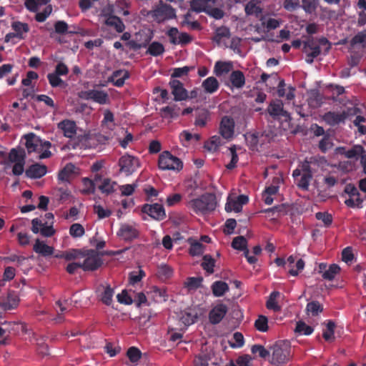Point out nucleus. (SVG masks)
Segmentation results:
<instances>
[{
  "instance_id": "1",
  "label": "nucleus",
  "mask_w": 366,
  "mask_h": 366,
  "mask_svg": "<svg viewBox=\"0 0 366 366\" xmlns=\"http://www.w3.org/2000/svg\"><path fill=\"white\" fill-rule=\"evenodd\" d=\"M217 205V198L213 193H205L199 198L188 202V207L196 213L207 214L213 212Z\"/></svg>"
},
{
  "instance_id": "2",
  "label": "nucleus",
  "mask_w": 366,
  "mask_h": 366,
  "mask_svg": "<svg viewBox=\"0 0 366 366\" xmlns=\"http://www.w3.org/2000/svg\"><path fill=\"white\" fill-rule=\"evenodd\" d=\"M292 358L291 345L289 341H282L276 343L272 347L271 363L273 365H284Z\"/></svg>"
},
{
  "instance_id": "3",
  "label": "nucleus",
  "mask_w": 366,
  "mask_h": 366,
  "mask_svg": "<svg viewBox=\"0 0 366 366\" xmlns=\"http://www.w3.org/2000/svg\"><path fill=\"white\" fill-rule=\"evenodd\" d=\"M148 15L157 23H162L174 19L176 11L171 5L160 1L158 5L149 11Z\"/></svg>"
},
{
  "instance_id": "4",
  "label": "nucleus",
  "mask_w": 366,
  "mask_h": 366,
  "mask_svg": "<svg viewBox=\"0 0 366 366\" xmlns=\"http://www.w3.org/2000/svg\"><path fill=\"white\" fill-rule=\"evenodd\" d=\"M81 258H84L81 262L84 271H95L103 264L99 253L95 249H84Z\"/></svg>"
},
{
  "instance_id": "5",
  "label": "nucleus",
  "mask_w": 366,
  "mask_h": 366,
  "mask_svg": "<svg viewBox=\"0 0 366 366\" xmlns=\"http://www.w3.org/2000/svg\"><path fill=\"white\" fill-rule=\"evenodd\" d=\"M159 168L162 170L180 171L183 168L182 160L173 156L169 152L164 151L159 157Z\"/></svg>"
},
{
  "instance_id": "6",
  "label": "nucleus",
  "mask_w": 366,
  "mask_h": 366,
  "mask_svg": "<svg viewBox=\"0 0 366 366\" xmlns=\"http://www.w3.org/2000/svg\"><path fill=\"white\" fill-rule=\"evenodd\" d=\"M79 97L84 100H92L99 104H106L109 102V95L103 90L89 89L81 91Z\"/></svg>"
},
{
  "instance_id": "7",
  "label": "nucleus",
  "mask_w": 366,
  "mask_h": 366,
  "mask_svg": "<svg viewBox=\"0 0 366 366\" xmlns=\"http://www.w3.org/2000/svg\"><path fill=\"white\" fill-rule=\"evenodd\" d=\"M140 232L135 224L124 223L117 233V236L125 242H132L137 239Z\"/></svg>"
},
{
  "instance_id": "8",
  "label": "nucleus",
  "mask_w": 366,
  "mask_h": 366,
  "mask_svg": "<svg viewBox=\"0 0 366 366\" xmlns=\"http://www.w3.org/2000/svg\"><path fill=\"white\" fill-rule=\"evenodd\" d=\"M141 211L157 221L163 220L166 217L165 209L161 204H144L142 206Z\"/></svg>"
},
{
  "instance_id": "9",
  "label": "nucleus",
  "mask_w": 366,
  "mask_h": 366,
  "mask_svg": "<svg viewBox=\"0 0 366 366\" xmlns=\"http://www.w3.org/2000/svg\"><path fill=\"white\" fill-rule=\"evenodd\" d=\"M118 164L120 172L124 173L127 176L132 174L139 166V159L129 154L122 156Z\"/></svg>"
},
{
  "instance_id": "10",
  "label": "nucleus",
  "mask_w": 366,
  "mask_h": 366,
  "mask_svg": "<svg viewBox=\"0 0 366 366\" xmlns=\"http://www.w3.org/2000/svg\"><path fill=\"white\" fill-rule=\"evenodd\" d=\"M169 84L172 89V94L174 96V101L180 102L189 99L188 92L180 81L177 79H170Z\"/></svg>"
},
{
  "instance_id": "11",
  "label": "nucleus",
  "mask_w": 366,
  "mask_h": 366,
  "mask_svg": "<svg viewBox=\"0 0 366 366\" xmlns=\"http://www.w3.org/2000/svg\"><path fill=\"white\" fill-rule=\"evenodd\" d=\"M234 126L235 123L233 118L224 116L219 124V134L226 139L232 138L234 133Z\"/></svg>"
},
{
  "instance_id": "12",
  "label": "nucleus",
  "mask_w": 366,
  "mask_h": 366,
  "mask_svg": "<svg viewBox=\"0 0 366 366\" xmlns=\"http://www.w3.org/2000/svg\"><path fill=\"white\" fill-rule=\"evenodd\" d=\"M228 307L223 303L216 305L209 312V320L212 325L219 324L227 313Z\"/></svg>"
},
{
  "instance_id": "13",
  "label": "nucleus",
  "mask_w": 366,
  "mask_h": 366,
  "mask_svg": "<svg viewBox=\"0 0 366 366\" xmlns=\"http://www.w3.org/2000/svg\"><path fill=\"white\" fill-rule=\"evenodd\" d=\"M283 107L284 105L281 100L272 101L267 108V112L274 119L280 117L289 118L290 114L284 109Z\"/></svg>"
},
{
  "instance_id": "14",
  "label": "nucleus",
  "mask_w": 366,
  "mask_h": 366,
  "mask_svg": "<svg viewBox=\"0 0 366 366\" xmlns=\"http://www.w3.org/2000/svg\"><path fill=\"white\" fill-rule=\"evenodd\" d=\"M31 224H32L31 231L34 234H37V233L40 232L42 236L46 237H50L52 235H54L55 233V230L54 229V228L51 225H50V226L45 225L38 218L33 219L31 221Z\"/></svg>"
},
{
  "instance_id": "15",
  "label": "nucleus",
  "mask_w": 366,
  "mask_h": 366,
  "mask_svg": "<svg viewBox=\"0 0 366 366\" xmlns=\"http://www.w3.org/2000/svg\"><path fill=\"white\" fill-rule=\"evenodd\" d=\"M57 127L61 130L65 137L71 139L76 134V124L74 121L69 119H64L60 122Z\"/></svg>"
},
{
  "instance_id": "16",
  "label": "nucleus",
  "mask_w": 366,
  "mask_h": 366,
  "mask_svg": "<svg viewBox=\"0 0 366 366\" xmlns=\"http://www.w3.org/2000/svg\"><path fill=\"white\" fill-rule=\"evenodd\" d=\"M130 76L129 72L126 69H118L114 71L109 77V81L117 87H122L125 80Z\"/></svg>"
},
{
  "instance_id": "17",
  "label": "nucleus",
  "mask_w": 366,
  "mask_h": 366,
  "mask_svg": "<svg viewBox=\"0 0 366 366\" xmlns=\"http://www.w3.org/2000/svg\"><path fill=\"white\" fill-rule=\"evenodd\" d=\"M322 119L328 125L335 127L341 123H345L346 117L342 112H327L323 115Z\"/></svg>"
},
{
  "instance_id": "18",
  "label": "nucleus",
  "mask_w": 366,
  "mask_h": 366,
  "mask_svg": "<svg viewBox=\"0 0 366 366\" xmlns=\"http://www.w3.org/2000/svg\"><path fill=\"white\" fill-rule=\"evenodd\" d=\"M19 299L14 291H9L6 299L0 302V307L4 310L16 309L19 305Z\"/></svg>"
},
{
  "instance_id": "19",
  "label": "nucleus",
  "mask_w": 366,
  "mask_h": 366,
  "mask_svg": "<svg viewBox=\"0 0 366 366\" xmlns=\"http://www.w3.org/2000/svg\"><path fill=\"white\" fill-rule=\"evenodd\" d=\"M47 167L38 163L31 164L26 170L25 173L27 177L31 179H39L46 174Z\"/></svg>"
},
{
  "instance_id": "20",
  "label": "nucleus",
  "mask_w": 366,
  "mask_h": 366,
  "mask_svg": "<svg viewBox=\"0 0 366 366\" xmlns=\"http://www.w3.org/2000/svg\"><path fill=\"white\" fill-rule=\"evenodd\" d=\"M231 86L236 89H241L245 84V76L240 70L232 71L229 75Z\"/></svg>"
},
{
  "instance_id": "21",
  "label": "nucleus",
  "mask_w": 366,
  "mask_h": 366,
  "mask_svg": "<svg viewBox=\"0 0 366 366\" xmlns=\"http://www.w3.org/2000/svg\"><path fill=\"white\" fill-rule=\"evenodd\" d=\"M33 250L43 257H49L53 254L54 249L53 247L49 246L44 242L36 239Z\"/></svg>"
},
{
  "instance_id": "22",
  "label": "nucleus",
  "mask_w": 366,
  "mask_h": 366,
  "mask_svg": "<svg viewBox=\"0 0 366 366\" xmlns=\"http://www.w3.org/2000/svg\"><path fill=\"white\" fill-rule=\"evenodd\" d=\"M217 0H192L190 1L191 10L197 13L206 12L212 3L215 4Z\"/></svg>"
},
{
  "instance_id": "23",
  "label": "nucleus",
  "mask_w": 366,
  "mask_h": 366,
  "mask_svg": "<svg viewBox=\"0 0 366 366\" xmlns=\"http://www.w3.org/2000/svg\"><path fill=\"white\" fill-rule=\"evenodd\" d=\"M105 24L107 26L114 28L118 33H122L125 29V26L122 20L114 15L109 16L105 20Z\"/></svg>"
},
{
  "instance_id": "24",
  "label": "nucleus",
  "mask_w": 366,
  "mask_h": 366,
  "mask_svg": "<svg viewBox=\"0 0 366 366\" xmlns=\"http://www.w3.org/2000/svg\"><path fill=\"white\" fill-rule=\"evenodd\" d=\"M212 294L214 297H219L223 296L229 291V287L225 282L218 280L212 283L211 286Z\"/></svg>"
},
{
  "instance_id": "25",
  "label": "nucleus",
  "mask_w": 366,
  "mask_h": 366,
  "mask_svg": "<svg viewBox=\"0 0 366 366\" xmlns=\"http://www.w3.org/2000/svg\"><path fill=\"white\" fill-rule=\"evenodd\" d=\"M88 134H79L76 137H74L71 139L69 141V145L71 147L72 149H86V144L88 141Z\"/></svg>"
},
{
  "instance_id": "26",
  "label": "nucleus",
  "mask_w": 366,
  "mask_h": 366,
  "mask_svg": "<svg viewBox=\"0 0 366 366\" xmlns=\"http://www.w3.org/2000/svg\"><path fill=\"white\" fill-rule=\"evenodd\" d=\"M202 86L205 92L213 94L218 90L219 84L215 77L209 76L203 81Z\"/></svg>"
},
{
  "instance_id": "27",
  "label": "nucleus",
  "mask_w": 366,
  "mask_h": 366,
  "mask_svg": "<svg viewBox=\"0 0 366 366\" xmlns=\"http://www.w3.org/2000/svg\"><path fill=\"white\" fill-rule=\"evenodd\" d=\"M26 147L29 153L39 151V138H36L35 135L32 133L25 136Z\"/></svg>"
},
{
  "instance_id": "28",
  "label": "nucleus",
  "mask_w": 366,
  "mask_h": 366,
  "mask_svg": "<svg viewBox=\"0 0 366 366\" xmlns=\"http://www.w3.org/2000/svg\"><path fill=\"white\" fill-rule=\"evenodd\" d=\"M107 140L108 138L101 134H89L86 149L96 148L99 144H104Z\"/></svg>"
},
{
  "instance_id": "29",
  "label": "nucleus",
  "mask_w": 366,
  "mask_h": 366,
  "mask_svg": "<svg viewBox=\"0 0 366 366\" xmlns=\"http://www.w3.org/2000/svg\"><path fill=\"white\" fill-rule=\"evenodd\" d=\"M342 149L344 152L342 154L348 159H358L360 157H362V155H364V148L360 144L354 145L352 148L347 150H345V148H342Z\"/></svg>"
},
{
  "instance_id": "30",
  "label": "nucleus",
  "mask_w": 366,
  "mask_h": 366,
  "mask_svg": "<svg viewBox=\"0 0 366 366\" xmlns=\"http://www.w3.org/2000/svg\"><path fill=\"white\" fill-rule=\"evenodd\" d=\"M280 296V292L278 291H273L270 293L266 302V307L268 310H273L274 312H279L281 310V307L278 305L277 301Z\"/></svg>"
},
{
  "instance_id": "31",
  "label": "nucleus",
  "mask_w": 366,
  "mask_h": 366,
  "mask_svg": "<svg viewBox=\"0 0 366 366\" xmlns=\"http://www.w3.org/2000/svg\"><path fill=\"white\" fill-rule=\"evenodd\" d=\"M11 28L14 31L15 35H18L19 39H23L24 38V33H27L29 31V25L26 23L18 21L11 23Z\"/></svg>"
},
{
  "instance_id": "32",
  "label": "nucleus",
  "mask_w": 366,
  "mask_h": 366,
  "mask_svg": "<svg viewBox=\"0 0 366 366\" xmlns=\"http://www.w3.org/2000/svg\"><path fill=\"white\" fill-rule=\"evenodd\" d=\"M231 35L230 30L228 27L222 26L216 29L212 41L219 44L223 38H229Z\"/></svg>"
},
{
  "instance_id": "33",
  "label": "nucleus",
  "mask_w": 366,
  "mask_h": 366,
  "mask_svg": "<svg viewBox=\"0 0 366 366\" xmlns=\"http://www.w3.org/2000/svg\"><path fill=\"white\" fill-rule=\"evenodd\" d=\"M262 137L263 134L259 132L248 134L246 136V140L249 148L252 150H257V147L260 144V138Z\"/></svg>"
},
{
  "instance_id": "34",
  "label": "nucleus",
  "mask_w": 366,
  "mask_h": 366,
  "mask_svg": "<svg viewBox=\"0 0 366 366\" xmlns=\"http://www.w3.org/2000/svg\"><path fill=\"white\" fill-rule=\"evenodd\" d=\"M84 250L77 249H71L69 250L64 252L62 254L56 255L57 258H63L67 261L81 259Z\"/></svg>"
},
{
  "instance_id": "35",
  "label": "nucleus",
  "mask_w": 366,
  "mask_h": 366,
  "mask_svg": "<svg viewBox=\"0 0 366 366\" xmlns=\"http://www.w3.org/2000/svg\"><path fill=\"white\" fill-rule=\"evenodd\" d=\"M222 144V138L219 136H212L204 144V148L209 152H217Z\"/></svg>"
},
{
  "instance_id": "36",
  "label": "nucleus",
  "mask_w": 366,
  "mask_h": 366,
  "mask_svg": "<svg viewBox=\"0 0 366 366\" xmlns=\"http://www.w3.org/2000/svg\"><path fill=\"white\" fill-rule=\"evenodd\" d=\"M165 49L164 45L159 41H153L149 46L147 54L153 56H158L164 54Z\"/></svg>"
},
{
  "instance_id": "37",
  "label": "nucleus",
  "mask_w": 366,
  "mask_h": 366,
  "mask_svg": "<svg viewBox=\"0 0 366 366\" xmlns=\"http://www.w3.org/2000/svg\"><path fill=\"white\" fill-rule=\"evenodd\" d=\"M75 167L73 164H67L59 173L58 179L61 182H69L74 172Z\"/></svg>"
},
{
  "instance_id": "38",
  "label": "nucleus",
  "mask_w": 366,
  "mask_h": 366,
  "mask_svg": "<svg viewBox=\"0 0 366 366\" xmlns=\"http://www.w3.org/2000/svg\"><path fill=\"white\" fill-rule=\"evenodd\" d=\"M232 69L231 62L217 61L214 64V71L217 76H221L224 74H227Z\"/></svg>"
},
{
  "instance_id": "39",
  "label": "nucleus",
  "mask_w": 366,
  "mask_h": 366,
  "mask_svg": "<svg viewBox=\"0 0 366 366\" xmlns=\"http://www.w3.org/2000/svg\"><path fill=\"white\" fill-rule=\"evenodd\" d=\"M117 184L116 182L112 181L109 178H104L102 184L99 186V189L102 193L110 194L114 192V186Z\"/></svg>"
},
{
  "instance_id": "40",
  "label": "nucleus",
  "mask_w": 366,
  "mask_h": 366,
  "mask_svg": "<svg viewBox=\"0 0 366 366\" xmlns=\"http://www.w3.org/2000/svg\"><path fill=\"white\" fill-rule=\"evenodd\" d=\"M157 275L162 280H168L173 275V269L167 264H160L157 267Z\"/></svg>"
},
{
  "instance_id": "41",
  "label": "nucleus",
  "mask_w": 366,
  "mask_h": 366,
  "mask_svg": "<svg viewBox=\"0 0 366 366\" xmlns=\"http://www.w3.org/2000/svg\"><path fill=\"white\" fill-rule=\"evenodd\" d=\"M25 152L24 149H12L9 154V159L11 162H25Z\"/></svg>"
},
{
  "instance_id": "42",
  "label": "nucleus",
  "mask_w": 366,
  "mask_h": 366,
  "mask_svg": "<svg viewBox=\"0 0 366 366\" xmlns=\"http://www.w3.org/2000/svg\"><path fill=\"white\" fill-rule=\"evenodd\" d=\"M214 265L215 260L211 255L206 254L203 256L201 266L207 273L212 274L214 272Z\"/></svg>"
},
{
  "instance_id": "43",
  "label": "nucleus",
  "mask_w": 366,
  "mask_h": 366,
  "mask_svg": "<svg viewBox=\"0 0 366 366\" xmlns=\"http://www.w3.org/2000/svg\"><path fill=\"white\" fill-rule=\"evenodd\" d=\"M209 116L208 110L204 109L199 110L196 115L194 124L198 127H204L207 124Z\"/></svg>"
},
{
  "instance_id": "44",
  "label": "nucleus",
  "mask_w": 366,
  "mask_h": 366,
  "mask_svg": "<svg viewBox=\"0 0 366 366\" xmlns=\"http://www.w3.org/2000/svg\"><path fill=\"white\" fill-rule=\"evenodd\" d=\"M189 254L192 256H199L203 254L204 246L201 242L189 239Z\"/></svg>"
},
{
  "instance_id": "45",
  "label": "nucleus",
  "mask_w": 366,
  "mask_h": 366,
  "mask_svg": "<svg viewBox=\"0 0 366 366\" xmlns=\"http://www.w3.org/2000/svg\"><path fill=\"white\" fill-rule=\"evenodd\" d=\"M340 271V267L336 264H332L330 265L329 268L323 272L322 277L325 280L331 281L335 279V275L338 274Z\"/></svg>"
},
{
  "instance_id": "46",
  "label": "nucleus",
  "mask_w": 366,
  "mask_h": 366,
  "mask_svg": "<svg viewBox=\"0 0 366 366\" xmlns=\"http://www.w3.org/2000/svg\"><path fill=\"white\" fill-rule=\"evenodd\" d=\"M212 360L210 353L202 352L195 357L194 366H209V362Z\"/></svg>"
},
{
  "instance_id": "47",
  "label": "nucleus",
  "mask_w": 366,
  "mask_h": 366,
  "mask_svg": "<svg viewBox=\"0 0 366 366\" xmlns=\"http://www.w3.org/2000/svg\"><path fill=\"white\" fill-rule=\"evenodd\" d=\"M194 69L193 66H184L183 67L174 68L171 74V79H176L184 76H187L190 71Z\"/></svg>"
},
{
  "instance_id": "48",
  "label": "nucleus",
  "mask_w": 366,
  "mask_h": 366,
  "mask_svg": "<svg viewBox=\"0 0 366 366\" xmlns=\"http://www.w3.org/2000/svg\"><path fill=\"white\" fill-rule=\"evenodd\" d=\"M202 282V277H190L187 279L184 285L189 290H196L201 287Z\"/></svg>"
},
{
  "instance_id": "49",
  "label": "nucleus",
  "mask_w": 366,
  "mask_h": 366,
  "mask_svg": "<svg viewBox=\"0 0 366 366\" xmlns=\"http://www.w3.org/2000/svg\"><path fill=\"white\" fill-rule=\"evenodd\" d=\"M319 0H302L301 7L307 14H312L315 11Z\"/></svg>"
},
{
  "instance_id": "50",
  "label": "nucleus",
  "mask_w": 366,
  "mask_h": 366,
  "mask_svg": "<svg viewBox=\"0 0 366 366\" xmlns=\"http://www.w3.org/2000/svg\"><path fill=\"white\" fill-rule=\"evenodd\" d=\"M356 44H361L363 47L366 46V29L358 32L350 40V45L352 46Z\"/></svg>"
},
{
  "instance_id": "51",
  "label": "nucleus",
  "mask_w": 366,
  "mask_h": 366,
  "mask_svg": "<svg viewBox=\"0 0 366 366\" xmlns=\"http://www.w3.org/2000/svg\"><path fill=\"white\" fill-rule=\"evenodd\" d=\"M114 290L110 287V285H107L102 294L101 300L106 305H111Z\"/></svg>"
},
{
  "instance_id": "52",
  "label": "nucleus",
  "mask_w": 366,
  "mask_h": 366,
  "mask_svg": "<svg viewBox=\"0 0 366 366\" xmlns=\"http://www.w3.org/2000/svg\"><path fill=\"white\" fill-rule=\"evenodd\" d=\"M232 247L237 250H243L247 247V240L244 236H237L233 239Z\"/></svg>"
},
{
  "instance_id": "53",
  "label": "nucleus",
  "mask_w": 366,
  "mask_h": 366,
  "mask_svg": "<svg viewBox=\"0 0 366 366\" xmlns=\"http://www.w3.org/2000/svg\"><path fill=\"white\" fill-rule=\"evenodd\" d=\"M255 328L262 332H265L268 330V320L264 315H259L254 322Z\"/></svg>"
},
{
  "instance_id": "54",
  "label": "nucleus",
  "mask_w": 366,
  "mask_h": 366,
  "mask_svg": "<svg viewBox=\"0 0 366 366\" xmlns=\"http://www.w3.org/2000/svg\"><path fill=\"white\" fill-rule=\"evenodd\" d=\"M213 5L214 4L211 3L205 13L215 19L219 20L222 19L224 16V11L221 9L213 7Z\"/></svg>"
},
{
  "instance_id": "55",
  "label": "nucleus",
  "mask_w": 366,
  "mask_h": 366,
  "mask_svg": "<svg viewBox=\"0 0 366 366\" xmlns=\"http://www.w3.org/2000/svg\"><path fill=\"white\" fill-rule=\"evenodd\" d=\"M145 276V272L142 269H139L138 272H131L129 274V283L131 285H135L136 284L141 282L142 278Z\"/></svg>"
},
{
  "instance_id": "56",
  "label": "nucleus",
  "mask_w": 366,
  "mask_h": 366,
  "mask_svg": "<svg viewBox=\"0 0 366 366\" xmlns=\"http://www.w3.org/2000/svg\"><path fill=\"white\" fill-rule=\"evenodd\" d=\"M84 233V228L81 224L74 223L69 228V234L74 238L81 237Z\"/></svg>"
},
{
  "instance_id": "57",
  "label": "nucleus",
  "mask_w": 366,
  "mask_h": 366,
  "mask_svg": "<svg viewBox=\"0 0 366 366\" xmlns=\"http://www.w3.org/2000/svg\"><path fill=\"white\" fill-rule=\"evenodd\" d=\"M127 355L133 363H137L142 357L141 351L136 347H131L127 352Z\"/></svg>"
},
{
  "instance_id": "58",
  "label": "nucleus",
  "mask_w": 366,
  "mask_h": 366,
  "mask_svg": "<svg viewBox=\"0 0 366 366\" xmlns=\"http://www.w3.org/2000/svg\"><path fill=\"white\" fill-rule=\"evenodd\" d=\"M153 36L150 34L143 43H138L134 40L129 41L127 43V45L132 50L137 51L141 48H145L149 44V41L152 40Z\"/></svg>"
},
{
  "instance_id": "59",
  "label": "nucleus",
  "mask_w": 366,
  "mask_h": 366,
  "mask_svg": "<svg viewBox=\"0 0 366 366\" xmlns=\"http://www.w3.org/2000/svg\"><path fill=\"white\" fill-rule=\"evenodd\" d=\"M315 217L317 219L322 221L324 223V226L326 227H329L332 223V216L328 212H317Z\"/></svg>"
},
{
  "instance_id": "60",
  "label": "nucleus",
  "mask_w": 366,
  "mask_h": 366,
  "mask_svg": "<svg viewBox=\"0 0 366 366\" xmlns=\"http://www.w3.org/2000/svg\"><path fill=\"white\" fill-rule=\"evenodd\" d=\"M244 11L247 15L255 14L256 16H258L262 13V9L257 6V4L252 1H249L245 5Z\"/></svg>"
},
{
  "instance_id": "61",
  "label": "nucleus",
  "mask_w": 366,
  "mask_h": 366,
  "mask_svg": "<svg viewBox=\"0 0 366 366\" xmlns=\"http://www.w3.org/2000/svg\"><path fill=\"white\" fill-rule=\"evenodd\" d=\"M306 310L310 312L312 316H317L322 311V307L317 301H312L307 305Z\"/></svg>"
},
{
  "instance_id": "62",
  "label": "nucleus",
  "mask_w": 366,
  "mask_h": 366,
  "mask_svg": "<svg viewBox=\"0 0 366 366\" xmlns=\"http://www.w3.org/2000/svg\"><path fill=\"white\" fill-rule=\"evenodd\" d=\"M197 316L196 314H194L190 312H184L182 313V316L180 317L181 321L184 325H190L195 322Z\"/></svg>"
},
{
  "instance_id": "63",
  "label": "nucleus",
  "mask_w": 366,
  "mask_h": 366,
  "mask_svg": "<svg viewBox=\"0 0 366 366\" xmlns=\"http://www.w3.org/2000/svg\"><path fill=\"white\" fill-rule=\"evenodd\" d=\"M313 331V328L306 325L304 322L300 321L297 323L295 332L297 333L310 335Z\"/></svg>"
},
{
  "instance_id": "64",
  "label": "nucleus",
  "mask_w": 366,
  "mask_h": 366,
  "mask_svg": "<svg viewBox=\"0 0 366 366\" xmlns=\"http://www.w3.org/2000/svg\"><path fill=\"white\" fill-rule=\"evenodd\" d=\"M312 174H302L300 179L297 181V185L302 190L307 191L309 189L310 182L312 179Z\"/></svg>"
}]
</instances>
